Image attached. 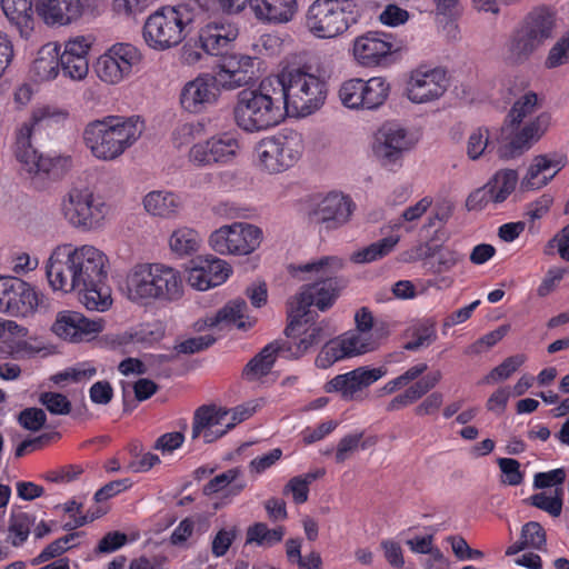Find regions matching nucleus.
<instances>
[{
  "label": "nucleus",
  "mask_w": 569,
  "mask_h": 569,
  "mask_svg": "<svg viewBox=\"0 0 569 569\" xmlns=\"http://www.w3.org/2000/svg\"><path fill=\"white\" fill-rule=\"evenodd\" d=\"M378 347L379 340L373 333L350 330L328 341L316 357L315 363L318 368L327 369L339 360L371 352Z\"/></svg>",
  "instance_id": "nucleus-11"
},
{
  "label": "nucleus",
  "mask_w": 569,
  "mask_h": 569,
  "mask_svg": "<svg viewBox=\"0 0 569 569\" xmlns=\"http://www.w3.org/2000/svg\"><path fill=\"white\" fill-rule=\"evenodd\" d=\"M181 206V198L171 191H151L143 198L144 209L154 217L171 218L179 212Z\"/></svg>",
  "instance_id": "nucleus-39"
},
{
  "label": "nucleus",
  "mask_w": 569,
  "mask_h": 569,
  "mask_svg": "<svg viewBox=\"0 0 569 569\" xmlns=\"http://www.w3.org/2000/svg\"><path fill=\"white\" fill-rule=\"evenodd\" d=\"M59 51L58 42H48L38 50L29 69L33 82L46 83L57 79L61 70Z\"/></svg>",
  "instance_id": "nucleus-35"
},
{
  "label": "nucleus",
  "mask_w": 569,
  "mask_h": 569,
  "mask_svg": "<svg viewBox=\"0 0 569 569\" xmlns=\"http://www.w3.org/2000/svg\"><path fill=\"white\" fill-rule=\"evenodd\" d=\"M214 341L216 338L212 335L192 337L177 343L174 350L178 353L192 355L209 348Z\"/></svg>",
  "instance_id": "nucleus-63"
},
{
  "label": "nucleus",
  "mask_w": 569,
  "mask_h": 569,
  "mask_svg": "<svg viewBox=\"0 0 569 569\" xmlns=\"http://www.w3.org/2000/svg\"><path fill=\"white\" fill-rule=\"evenodd\" d=\"M237 536H238V528L236 526H233L229 529H226V528L220 529L216 533V536L213 537L212 542H211L212 555L217 558L223 557L228 552L230 546L232 545V542L234 541Z\"/></svg>",
  "instance_id": "nucleus-60"
},
{
  "label": "nucleus",
  "mask_w": 569,
  "mask_h": 569,
  "mask_svg": "<svg viewBox=\"0 0 569 569\" xmlns=\"http://www.w3.org/2000/svg\"><path fill=\"white\" fill-rule=\"evenodd\" d=\"M499 468L502 472V483L509 486H518L523 480V475L520 471V463L512 458H499Z\"/></svg>",
  "instance_id": "nucleus-62"
},
{
  "label": "nucleus",
  "mask_w": 569,
  "mask_h": 569,
  "mask_svg": "<svg viewBox=\"0 0 569 569\" xmlns=\"http://www.w3.org/2000/svg\"><path fill=\"white\" fill-rule=\"evenodd\" d=\"M273 79L288 114L307 117L325 103L326 83L301 68L283 69Z\"/></svg>",
  "instance_id": "nucleus-6"
},
{
  "label": "nucleus",
  "mask_w": 569,
  "mask_h": 569,
  "mask_svg": "<svg viewBox=\"0 0 569 569\" xmlns=\"http://www.w3.org/2000/svg\"><path fill=\"white\" fill-rule=\"evenodd\" d=\"M241 144L236 132H222L196 143L189 151V160L199 167L214 163L227 164L240 153Z\"/></svg>",
  "instance_id": "nucleus-16"
},
{
  "label": "nucleus",
  "mask_w": 569,
  "mask_h": 569,
  "mask_svg": "<svg viewBox=\"0 0 569 569\" xmlns=\"http://www.w3.org/2000/svg\"><path fill=\"white\" fill-rule=\"evenodd\" d=\"M143 129L138 117H106L86 126L83 141L97 159L111 161L130 148Z\"/></svg>",
  "instance_id": "nucleus-5"
},
{
  "label": "nucleus",
  "mask_w": 569,
  "mask_h": 569,
  "mask_svg": "<svg viewBox=\"0 0 569 569\" xmlns=\"http://www.w3.org/2000/svg\"><path fill=\"white\" fill-rule=\"evenodd\" d=\"M562 166L561 159L551 158L546 154L535 157L527 174L521 181V188L526 190L542 188L557 174Z\"/></svg>",
  "instance_id": "nucleus-37"
},
{
  "label": "nucleus",
  "mask_w": 569,
  "mask_h": 569,
  "mask_svg": "<svg viewBox=\"0 0 569 569\" xmlns=\"http://www.w3.org/2000/svg\"><path fill=\"white\" fill-rule=\"evenodd\" d=\"M412 340L405 345V349L417 351L421 348L429 347L437 339V332L433 323H421L412 328Z\"/></svg>",
  "instance_id": "nucleus-56"
},
{
  "label": "nucleus",
  "mask_w": 569,
  "mask_h": 569,
  "mask_svg": "<svg viewBox=\"0 0 569 569\" xmlns=\"http://www.w3.org/2000/svg\"><path fill=\"white\" fill-rule=\"evenodd\" d=\"M526 361V356L515 355L506 358L499 366L493 368L488 376L483 378V382L491 383L508 379L518 370Z\"/></svg>",
  "instance_id": "nucleus-55"
},
{
  "label": "nucleus",
  "mask_w": 569,
  "mask_h": 569,
  "mask_svg": "<svg viewBox=\"0 0 569 569\" xmlns=\"http://www.w3.org/2000/svg\"><path fill=\"white\" fill-rule=\"evenodd\" d=\"M546 543L543 527L537 521H529L522 526L520 539L507 548L506 555L513 556L528 548L543 550Z\"/></svg>",
  "instance_id": "nucleus-41"
},
{
  "label": "nucleus",
  "mask_w": 569,
  "mask_h": 569,
  "mask_svg": "<svg viewBox=\"0 0 569 569\" xmlns=\"http://www.w3.org/2000/svg\"><path fill=\"white\" fill-rule=\"evenodd\" d=\"M34 12L41 32L42 24L57 29L78 21L82 14V4L80 0H34Z\"/></svg>",
  "instance_id": "nucleus-27"
},
{
  "label": "nucleus",
  "mask_w": 569,
  "mask_h": 569,
  "mask_svg": "<svg viewBox=\"0 0 569 569\" xmlns=\"http://www.w3.org/2000/svg\"><path fill=\"white\" fill-rule=\"evenodd\" d=\"M34 519L26 512L12 515L8 526V540L13 547L21 546L29 537Z\"/></svg>",
  "instance_id": "nucleus-52"
},
{
  "label": "nucleus",
  "mask_w": 569,
  "mask_h": 569,
  "mask_svg": "<svg viewBox=\"0 0 569 569\" xmlns=\"http://www.w3.org/2000/svg\"><path fill=\"white\" fill-rule=\"evenodd\" d=\"M193 19L187 9L162 7L148 17L143 26V36H172L190 33Z\"/></svg>",
  "instance_id": "nucleus-25"
},
{
  "label": "nucleus",
  "mask_w": 569,
  "mask_h": 569,
  "mask_svg": "<svg viewBox=\"0 0 569 569\" xmlns=\"http://www.w3.org/2000/svg\"><path fill=\"white\" fill-rule=\"evenodd\" d=\"M352 202L342 193L330 192L317 201L309 211V219L326 229H337L347 223L352 213Z\"/></svg>",
  "instance_id": "nucleus-26"
},
{
  "label": "nucleus",
  "mask_w": 569,
  "mask_h": 569,
  "mask_svg": "<svg viewBox=\"0 0 569 569\" xmlns=\"http://www.w3.org/2000/svg\"><path fill=\"white\" fill-rule=\"evenodd\" d=\"M279 352H282L280 340L268 343L243 368L242 377L256 381L270 373Z\"/></svg>",
  "instance_id": "nucleus-38"
},
{
  "label": "nucleus",
  "mask_w": 569,
  "mask_h": 569,
  "mask_svg": "<svg viewBox=\"0 0 569 569\" xmlns=\"http://www.w3.org/2000/svg\"><path fill=\"white\" fill-rule=\"evenodd\" d=\"M287 111L273 78L263 79L256 89H243L237 96L233 117L247 132L267 130L279 124Z\"/></svg>",
  "instance_id": "nucleus-4"
},
{
  "label": "nucleus",
  "mask_w": 569,
  "mask_h": 569,
  "mask_svg": "<svg viewBox=\"0 0 569 569\" xmlns=\"http://www.w3.org/2000/svg\"><path fill=\"white\" fill-rule=\"evenodd\" d=\"M231 273V267L224 260L208 256L199 257L188 270L187 282L194 289L204 291L222 284Z\"/></svg>",
  "instance_id": "nucleus-28"
},
{
  "label": "nucleus",
  "mask_w": 569,
  "mask_h": 569,
  "mask_svg": "<svg viewBox=\"0 0 569 569\" xmlns=\"http://www.w3.org/2000/svg\"><path fill=\"white\" fill-rule=\"evenodd\" d=\"M302 151V139L295 132L266 137L256 146L259 164L269 173H279L293 167Z\"/></svg>",
  "instance_id": "nucleus-8"
},
{
  "label": "nucleus",
  "mask_w": 569,
  "mask_h": 569,
  "mask_svg": "<svg viewBox=\"0 0 569 569\" xmlns=\"http://www.w3.org/2000/svg\"><path fill=\"white\" fill-rule=\"evenodd\" d=\"M286 530L282 526L270 529L264 522H254L246 531V545L270 548L279 543L284 537Z\"/></svg>",
  "instance_id": "nucleus-43"
},
{
  "label": "nucleus",
  "mask_w": 569,
  "mask_h": 569,
  "mask_svg": "<svg viewBox=\"0 0 569 569\" xmlns=\"http://www.w3.org/2000/svg\"><path fill=\"white\" fill-rule=\"evenodd\" d=\"M241 471L239 468H231L216 476L204 485L203 493L206 496H211L229 488L228 496H237L246 487V483L242 480L239 481Z\"/></svg>",
  "instance_id": "nucleus-44"
},
{
  "label": "nucleus",
  "mask_w": 569,
  "mask_h": 569,
  "mask_svg": "<svg viewBox=\"0 0 569 569\" xmlns=\"http://www.w3.org/2000/svg\"><path fill=\"white\" fill-rule=\"evenodd\" d=\"M387 375L385 367L369 368L358 367L349 372L338 375L327 385V392H337L343 400L352 401L361 399L363 389L370 387L376 381Z\"/></svg>",
  "instance_id": "nucleus-22"
},
{
  "label": "nucleus",
  "mask_w": 569,
  "mask_h": 569,
  "mask_svg": "<svg viewBox=\"0 0 569 569\" xmlns=\"http://www.w3.org/2000/svg\"><path fill=\"white\" fill-rule=\"evenodd\" d=\"M61 211L70 224L83 230L99 227L106 213L104 203L86 186L69 189L62 199Z\"/></svg>",
  "instance_id": "nucleus-9"
},
{
  "label": "nucleus",
  "mask_w": 569,
  "mask_h": 569,
  "mask_svg": "<svg viewBox=\"0 0 569 569\" xmlns=\"http://www.w3.org/2000/svg\"><path fill=\"white\" fill-rule=\"evenodd\" d=\"M102 329L103 322L101 319H88L81 312L73 310L59 311L51 327L53 333L71 342L81 341L90 335L102 331Z\"/></svg>",
  "instance_id": "nucleus-29"
},
{
  "label": "nucleus",
  "mask_w": 569,
  "mask_h": 569,
  "mask_svg": "<svg viewBox=\"0 0 569 569\" xmlns=\"http://www.w3.org/2000/svg\"><path fill=\"white\" fill-rule=\"evenodd\" d=\"M429 391H431V389L422 378L407 388L402 393L392 398L386 409L387 411H398L415 403L425 396H428Z\"/></svg>",
  "instance_id": "nucleus-50"
},
{
  "label": "nucleus",
  "mask_w": 569,
  "mask_h": 569,
  "mask_svg": "<svg viewBox=\"0 0 569 569\" xmlns=\"http://www.w3.org/2000/svg\"><path fill=\"white\" fill-rule=\"evenodd\" d=\"M78 532L69 533L62 538H59L51 543H49L36 558L31 560L32 566H38L40 563H43L52 558H56L60 555H62L64 551H67L70 546H68L69 542L74 540L76 537H78Z\"/></svg>",
  "instance_id": "nucleus-57"
},
{
  "label": "nucleus",
  "mask_w": 569,
  "mask_h": 569,
  "mask_svg": "<svg viewBox=\"0 0 569 569\" xmlns=\"http://www.w3.org/2000/svg\"><path fill=\"white\" fill-rule=\"evenodd\" d=\"M538 108V96L533 91H528L518 100L515 101L510 108L502 126L507 129L517 128L522 124L523 120L531 116Z\"/></svg>",
  "instance_id": "nucleus-45"
},
{
  "label": "nucleus",
  "mask_w": 569,
  "mask_h": 569,
  "mask_svg": "<svg viewBox=\"0 0 569 569\" xmlns=\"http://www.w3.org/2000/svg\"><path fill=\"white\" fill-rule=\"evenodd\" d=\"M307 27L323 36H341L349 28V17L338 0H316L307 12Z\"/></svg>",
  "instance_id": "nucleus-18"
},
{
  "label": "nucleus",
  "mask_w": 569,
  "mask_h": 569,
  "mask_svg": "<svg viewBox=\"0 0 569 569\" xmlns=\"http://www.w3.org/2000/svg\"><path fill=\"white\" fill-rule=\"evenodd\" d=\"M449 87L447 71L441 67L419 64L409 72L406 96L413 103H427L441 98Z\"/></svg>",
  "instance_id": "nucleus-14"
},
{
  "label": "nucleus",
  "mask_w": 569,
  "mask_h": 569,
  "mask_svg": "<svg viewBox=\"0 0 569 569\" xmlns=\"http://www.w3.org/2000/svg\"><path fill=\"white\" fill-rule=\"evenodd\" d=\"M569 62V38H560L550 49L546 59V67L552 69Z\"/></svg>",
  "instance_id": "nucleus-64"
},
{
  "label": "nucleus",
  "mask_w": 569,
  "mask_h": 569,
  "mask_svg": "<svg viewBox=\"0 0 569 569\" xmlns=\"http://www.w3.org/2000/svg\"><path fill=\"white\" fill-rule=\"evenodd\" d=\"M247 303L243 299H236L228 302L220 309L214 317L208 318L206 325L214 327L220 323L234 325L239 329H246L252 326L251 321H246Z\"/></svg>",
  "instance_id": "nucleus-42"
},
{
  "label": "nucleus",
  "mask_w": 569,
  "mask_h": 569,
  "mask_svg": "<svg viewBox=\"0 0 569 569\" xmlns=\"http://www.w3.org/2000/svg\"><path fill=\"white\" fill-rule=\"evenodd\" d=\"M402 49L397 42H388L382 38H356L355 58L365 67L378 66Z\"/></svg>",
  "instance_id": "nucleus-32"
},
{
  "label": "nucleus",
  "mask_w": 569,
  "mask_h": 569,
  "mask_svg": "<svg viewBox=\"0 0 569 569\" xmlns=\"http://www.w3.org/2000/svg\"><path fill=\"white\" fill-rule=\"evenodd\" d=\"M239 29L230 17H218L208 21L201 29L200 36H238Z\"/></svg>",
  "instance_id": "nucleus-58"
},
{
  "label": "nucleus",
  "mask_w": 569,
  "mask_h": 569,
  "mask_svg": "<svg viewBox=\"0 0 569 569\" xmlns=\"http://www.w3.org/2000/svg\"><path fill=\"white\" fill-rule=\"evenodd\" d=\"M490 131L487 127L476 128L468 137L467 154L471 160H478L490 148Z\"/></svg>",
  "instance_id": "nucleus-54"
},
{
  "label": "nucleus",
  "mask_w": 569,
  "mask_h": 569,
  "mask_svg": "<svg viewBox=\"0 0 569 569\" xmlns=\"http://www.w3.org/2000/svg\"><path fill=\"white\" fill-rule=\"evenodd\" d=\"M27 137L23 136V129L17 139L16 157L20 163V170L37 188H43L46 181L58 180L66 176L72 168L71 156L58 154L44 157L40 154L31 144V128L26 127Z\"/></svg>",
  "instance_id": "nucleus-7"
},
{
  "label": "nucleus",
  "mask_w": 569,
  "mask_h": 569,
  "mask_svg": "<svg viewBox=\"0 0 569 569\" xmlns=\"http://www.w3.org/2000/svg\"><path fill=\"white\" fill-rule=\"evenodd\" d=\"M67 250H69V246L63 244L53 249L46 266V274L54 291L64 293L77 291L80 296V286L77 282L72 283L71 274L74 269L70 263V252Z\"/></svg>",
  "instance_id": "nucleus-31"
},
{
  "label": "nucleus",
  "mask_w": 569,
  "mask_h": 569,
  "mask_svg": "<svg viewBox=\"0 0 569 569\" xmlns=\"http://www.w3.org/2000/svg\"><path fill=\"white\" fill-rule=\"evenodd\" d=\"M201 237L191 228L182 227L172 232L169 239L170 249L178 256H189L200 248Z\"/></svg>",
  "instance_id": "nucleus-46"
},
{
  "label": "nucleus",
  "mask_w": 569,
  "mask_h": 569,
  "mask_svg": "<svg viewBox=\"0 0 569 569\" xmlns=\"http://www.w3.org/2000/svg\"><path fill=\"white\" fill-rule=\"evenodd\" d=\"M342 268L343 260L338 257H325L292 268V271L310 274L305 279L310 282L302 286L289 302V309L296 312V317H305L308 308L313 305L321 311L333 305L347 284L345 279L337 276Z\"/></svg>",
  "instance_id": "nucleus-2"
},
{
  "label": "nucleus",
  "mask_w": 569,
  "mask_h": 569,
  "mask_svg": "<svg viewBox=\"0 0 569 569\" xmlns=\"http://www.w3.org/2000/svg\"><path fill=\"white\" fill-rule=\"evenodd\" d=\"M539 43L536 38H509L505 57L512 63H521L535 52Z\"/></svg>",
  "instance_id": "nucleus-51"
},
{
  "label": "nucleus",
  "mask_w": 569,
  "mask_h": 569,
  "mask_svg": "<svg viewBox=\"0 0 569 569\" xmlns=\"http://www.w3.org/2000/svg\"><path fill=\"white\" fill-rule=\"evenodd\" d=\"M220 90L221 88L212 73H200L182 86L179 104L186 112L202 113L209 106L218 101Z\"/></svg>",
  "instance_id": "nucleus-20"
},
{
  "label": "nucleus",
  "mask_w": 569,
  "mask_h": 569,
  "mask_svg": "<svg viewBox=\"0 0 569 569\" xmlns=\"http://www.w3.org/2000/svg\"><path fill=\"white\" fill-rule=\"evenodd\" d=\"M436 8L433 21L438 33L456 36L466 32L465 8L460 0H432Z\"/></svg>",
  "instance_id": "nucleus-33"
},
{
  "label": "nucleus",
  "mask_w": 569,
  "mask_h": 569,
  "mask_svg": "<svg viewBox=\"0 0 569 569\" xmlns=\"http://www.w3.org/2000/svg\"><path fill=\"white\" fill-rule=\"evenodd\" d=\"M548 126L549 119L546 114H539L529 122L518 124L517 128L507 129L502 126L498 157L503 160L520 157L541 139Z\"/></svg>",
  "instance_id": "nucleus-15"
},
{
  "label": "nucleus",
  "mask_w": 569,
  "mask_h": 569,
  "mask_svg": "<svg viewBox=\"0 0 569 569\" xmlns=\"http://www.w3.org/2000/svg\"><path fill=\"white\" fill-rule=\"evenodd\" d=\"M415 144L409 132L397 123H385L373 134L371 150L382 167L401 166L406 152Z\"/></svg>",
  "instance_id": "nucleus-13"
},
{
  "label": "nucleus",
  "mask_w": 569,
  "mask_h": 569,
  "mask_svg": "<svg viewBox=\"0 0 569 569\" xmlns=\"http://www.w3.org/2000/svg\"><path fill=\"white\" fill-rule=\"evenodd\" d=\"M18 422L29 431H38L46 425L47 416L40 408H26L19 413Z\"/></svg>",
  "instance_id": "nucleus-61"
},
{
  "label": "nucleus",
  "mask_w": 569,
  "mask_h": 569,
  "mask_svg": "<svg viewBox=\"0 0 569 569\" xmlns=\"http://www.w3.org/2000/svg\"><path fill=\"white\" fill-rule=\"evenodd\" d=\"M1 9L20 36L40 32V22L34 17L32 0H0Z\"/></svg>",
  "instance_id": "nucleus-36"
},
{
  "label": "nucleus",
  "mask_w": 569,
  "mask_h": 569,
  "mask_svg": "<svg viewBox=\"0 0 569 569\" xmlns=\"http://www.w3.org/2000/svg\"><path fill=\"white\" fill-rule=\"evenodd\" d=\"M39 402L51 415H69L72 408L69 399L64 395L59 392H42L39 397Z\"/></svg>",
  "instance_id": "nucleus-59"
},
{
  "label": "nucleus",
  "mask_w": 569,
  "mask_h": 569,
  "mask_svg": "<svg viewBox=\"0 0 569 569\" xmlns=\"http://www.w3.org/2000/svg\"><path fill=\"white\" fill-rule=\"evenodd\" d=\"M400 237L389 236L382 238L368 247L355 252L352 260L357 263H369L388 256L398 244Z\"/></svg>",
  "instance_id": "nucleus-47"
},
{
  "label": "nucleus",
  "mask_w": 569,
  "mask_h": 569,
  "mask_svg": "<svg viewBox=\"0 0 569 569\" xmlns=\"http://www.w3.org/2000/svg\"><path fill=\"white\" fill-rule=\"evenodd\" d=\"M69 118V111L64 108H60L57 106H42L37 108L31 118V123H24L23 127L20 129V131L23 129V136L27 137L26 127L31 128V132L34 130V128L42 121L48 120L56 123H60L66 121Z\"/></svg>",
  "instance_id": "nucleus-53"
},
{
  "label": "nucleus",
  "mask_w": 569,
  "mask_h": 569,
  "mask_svg": "<svg viewBox=\"0 0 569 569\" xmlns=\"http://www.w3.org/2000/svg\"><path fill=\"white\" fill-rule=\"evenodd\" d=\"M230 412L216 405H203L196 409L192 418L191 439L202 438L206 443H212L229 430L233 423H227Z\"/></svg>",
  "instance_id": "nucleus-24"
},
{
  "label": "nucleus",
  "mask_w": 569,
  "mask_h": 569,
  "mask_svg": "<svg viewBox=\"0 0 569 569\" xmlns=\"http://www.w3.org/2000/svg\"><path fill=\"white\" fill-rule=\"evenodd\" d=\"M389 92L390 84L382 77H372L369 80L353 78L341 84L339 98L349 109L375 110L386 102Z\"/></svg>",
  "instance_id": "nucleus-12"
},
{
  "label": "nucleus",
  "mask_w": 569,
  "mask_h": 569,
  "mask_svg": "<svg viewBox=\"0 0 569 569\" xmlns=\"http://www.w3.org/2000/svg\"><path fill=\"white\" fill-rule=\"evenodd\" d=\"M69 246L70 263L73 267L72 283L80 286L79 301L92 311L103 312L112 306L111 289L107 284L106 254L93 246Z\"/></svg>",
  "instance_id": "nucleus-3"
},
{
  "label": "nucleus",
  "mask_w": 569,
  "mask_h": 569,
  "mask_svg": "<svg viewBox=\"0 0 569 569\" xmlns=\"http://www.w3.org/2000/svg\"><path fill=\"white\" fill-rule=\"evenodd\" d=\"M518 173L512 169L498 171L486 184L493 196V203L503 202L515 190Z\"/></svg>",
  "instance_id": "nucleus-48"
},
{
  "label": "nucleus",
  "mask_w": 569,
  "mask_h": 569,
  "mask_svg": "<svg viewBox=\"0 0 569 569\" xmlns=\"http://www.w3.org/2000/svg\"><path fill=\"white\" fill-rule=\"evenodd\" d=\"M141 61L140 51L130 43H116L100 56L96 63L97 76L106 83L117 84L130 74Z\"/></svg>",
  "instance_id": "nucleus-17"
},
{
  "label": "nucleus",
  "mask_w": 569,
  "mask_h": 569,
  "mask_svg": "<svg viewBox=\"0 0 569 569\" xmlns=\"http://www.w3.org/2000/svg\"><path fill=\"white\" fill-rule=\"evenodd\" d=\"M297 0H249V8L262 23L283 24L297 12Z\"/></svg>",
  "instance_id": "nucleus-34"
},
{
  "label": "nucleus",
  "mask_w": 569,
  "mask_h": 569,
  "mask_svg": "<svg viewBox=\"0 0 569 569\" xmlns=\"http://www.w3.org/2000/svg\"><path fill=\"white\" fill-rule=\"evenodd\" d=\"M119 290L130 302L147 307L153 303H172L183 296L180 272L163 263H137L119 283Z\"/></svg>",
  "instance_id": "nucleus-1"
},
{
  "label": "nucleus",
  "mask_w": 569,
  "mask_h": 569,
  "mask_svg": "<svg viewBox=\"0 0 569 569\" xmlns=\"http://www.w3.org/2000/svg\"><path fill=\"white\" fill-rule=\"evenodd\" d=\"M555 27V13L546 7H538L525 17L520 32L522 36H550Z\"/></svg>",
  "instance_id": "nucleus-40"
},
{
  "label": "nucleus",
  "mask_w": 569,
  "mask_h": 569,
  "mask_svg": "<svg viewBox=\"0 0 569 569\" xmlns=\"http://www.w3.org/2000/svg\"><path fill=\"white\" fill-rule=\"evenodd\" d=\"M528 503L547 512L553 518H558L562 512L563 506V489L557 487L553 495L547 492H539L528 498Z\"/></svg>",
  "instance_id": "nucleus-49"
},
{
  "label": "nucleus",
  "mask_w": 569,
  "mask_h": 569,
  "mask_svg": "<svg viewBox=\"0 0 569 569\" xmlns=\"http://www.w3.org/2000/svg\"><path fill=\"white\" fill-rule=\"evenodd\" d=\"M213 76L222 90L250 86L259 78L256 58L247 54L226 57Z\"/></svg>",
  "instance_id": "nucleus-23"
},
{
  "label": "nucleus",
  "mask_w": 569,
  "mask_h": 569,
  "mask_svg": "<svg viewBox=\"0 0 569 569\" xmlns=\"http://www.w3.org/2000/svg\"><path fill=\"white\" fill-rule=\"evenodd\" d=\"M92 47L90 38H69L59 59L63 74L73 81H82L89 73L88 54Z\"/></svg>",
  "instance_id": "nucleus-30"
},
{
  "label": "nucleus",
  "mask_w": 569,
  "mask_h": 569,
  "mask_svg": "<svg viewBox=\"0 0 569 569\" xmlns=\"http://www.w3.org/2000/svg\"><path fill=\"white\" fill-rule=\"evenodd\" d=\"M38 303V295L29 283L16 277H0V312L27 316Z\"/></svg>",
  "instance_id": "nucleus-21"
},
{
  "label": "nucleus",
  "mask_w": 569,
  "mask_h": 569,
  "mask_svg": "<svg viewBox=\"0 0 569 569\" xmlns=\"http://www.w3.org/2000/svg\"><path fill=\"white\" fill-rule=\"evenodd\" d=\"M290 322L284 329L289 340L280 341V347L288 358L299 359L311 351L325 339V331L320 325L312 323L305 326L303 317H296V312L289 309Z\"/></svg>",
  "instance_id": "nucleus-19"
},
{
  "label": "nucleus",
  "mask_w": 569,
  "mask_h": 569,
  "mask_svg": "<svg viewBox=\"0 0 569 569\" xmlns=\"http://www.w3.org/2000/svg\"><path fill=\"white\" fill-rule=\"evenodd\" d=\"M262 240V231L247 222H234L214 230L209 244L220 254L247 256L257 250Z\"/></svg>",
  "instance_id": "nucleus-10"
}]
</instances>
